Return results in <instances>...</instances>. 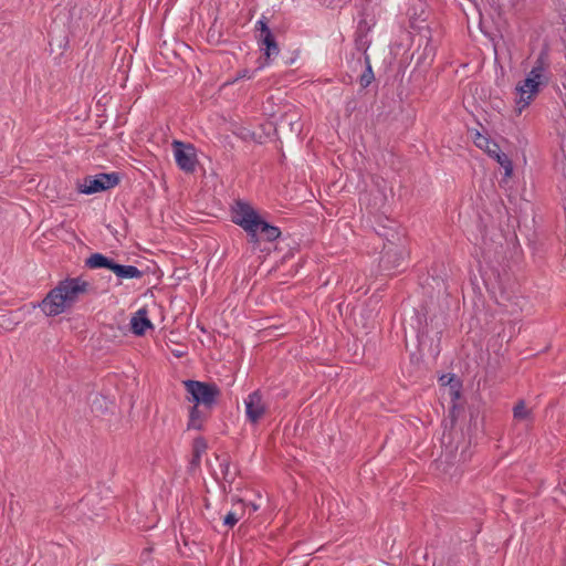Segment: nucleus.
<instances>
[{"mask_svg":"<svg viewBox=\"0 0 566 566\" xmlns=\"http://www.w3.org/2000/svg\"><path fill=\"white\" fill-rule=\"evenodd\" d=\"M368 31L367 22L360 21L356 31L355 46L358 51L363 52L364 57L368 55L367 50L370 45V41L367 38Z\"/></svg>","mask_w":566,"mask_h":566,"instance_id":"nucleus-14","label":"nucleus"},{"mask_svg":"<svg viewBox=\"0 0 566 566\" xmlns=\"http://www.w3.org/2000/svg\"><path fill=\"white\" fill-rule=\"evenodd\" d=\"M114 260L105 256L102 253H93L90 258L85 260V266L88 269H108L112 270Z\"/></svg>","mask_w":566,"mask_h":566,"instance_id":"nucleus-18","label":"nucleus"},{"mask_svg":"<svg viewBox=\"0 0 566 566\" xmlns=\"http://www.w3.org/2000/svg\"><path fill=\"white\" fill-rule=\"evenodd\" d=\"M441 380H442V381H447L446 376H441Z\"/></svg>","mask_w":566,"mask_h":566,"instance_id":"nucleus-32","label":"nucleus"},{"mask_svg":"<svg viewBox=\"0 0 566 566\" xmlns=\"http://www.w3.org/2000/svg\"><path fill=\"white\" fill-rule=\"evenodd\" d=\"M380 235H384L388 238L387 233H380ZM388 243L384 245L382 254L380 258V266L384 271H395L398 270L406 256V249L402 245H398L394 243L390 239H387Z\"/></svg>","mask_w":566,"mask_h":566,"instance_id":"nucleus-3","label":"nucleus"},{"mask_svg":"<svg viewBox=\"0 0 566 566\" xmlns=\"http://www.w3.org/2000/svg\"><path fill=\"white\" fill-rule=\"evenodd\" d=\"M261 216L249 203L237 201L232 210V222L240 226L244 231H252L258 227Z\"/></svg>","mask_w":566,"mask_h":566,"instance_id":"nucleus-6","label":"nucleus"},{"mask_svg":"<svg viewBox=\"0 0 566 566\" xmlns=\"http://www.w3.org/2000/svg\"><path fill=\"white\" fill-rule=\"evenodd\" d=\"M286 128H290V130L295 134L301 133V125L295 114L290 115L289 113H285L280 117L279 122L275 124V132H277L279 129L284 130Z\"/></svg>","mask_w":566,"mask_h":566,"instance_id":"nucleus-17","label":"nucleus"},{"mask_svg":"<svg viewBox=\"0 0 566 566\" xmlns=\"http://www.w3.org/2000/svg\"><path fill=\"white\" fill-rule=\"evenodd\" d=\"M241 503H243L244 505H247L248 507H250V511L251 512H255L259 510L260 505L256 504L255 502H249V503H244L242 500H240Z\"/></svg>","mask_w":566,"mask_h":566,"instance_id":"nucleus-28","label":"nucleus"},{"mask_svg":"<svg viewBox=\"0 0 566 566\" xmlns=\"http://www.w3.org/2000/svg\"><path fill=\"white\" fill-rule=\"evenodd\" d=\"M413 318H415V319H418V315H417V313H415V316H412V317H411V319H413Z\"/></svg>","mask_w":566,"mask_h":566,"instance_id":"nucleus-31","label":"nucleus"},{"mask_svg":"<svg viewBox=\"0 0 566 566\" xmlns=\"http://www.w3.org/2000/svg\"><path fill=\"white\" fill-rule=\"evenodd\" d=\"M256 30L260 31L259 36L265 35L268 33H271V29L268 25V22L264 20H259L256 23Z\"/></svg>","mask_w":566,"mask_h":566,"instance_id":"nucleus-24","label":"nucleus"},{"mask_svg":"<svg viewBox=\"0 0 566 566\" xmlns=\"http://www.w3.org/2000/svg\"><path fill=\"white\" fill-rule=\"evenodd\" d=\"M364 61H365L366 69L359 77V84L363 88H366L371 84L375 76H374V72L371 69L369 55H366Z\"/></svg>","mask_w":566,"mask_h":566,"instance_id":"nucleus-22","label":"nucleus"},{"mask_svg":"<svg viewBox=\"0 0 566 566\" xmlns=\"http://www.w3.org/2000/svg\"><path fill=\"white\" fill-rule=\"evenodd\" d=\"M245 232L248 233L249 242H252V243L259 242L258 233H260V231H259L258 227H253L252 231H245Z\"/></svg>","mask_w":566,"mask_h":566,"instance_id":"nucleus-26","label":"nucleus"},{"mask_svg":"<svg viewBox=\"0 0 566 566\" xmlns=\"http://www.w3.org/2000/svg\"><path fill=\"white\" fill-rule=\"evenodd\" d=\"M244 77H248V78H250V77H251V74H250V72H249L248 70L240 71V72L238 73V76H237V78H235V80H238V78H244Z\"/></svg>","mask_w":566,"mask_h":566,"instance_id":"nucleus-29","label":"nucleus"},{"mask_svg":"<svg viewBox=\"0 0 566 566\" xmlns=\"http://www.w3.org/2000/svg\"><path fill=\"white\" fill-rule=\"evenodd\" d=\"M221 471H222V474L224 476V479L227 478L228 473H229V462L227 460H224L221 464Z\"/></svg>","mask_w":566,"mask_h":566,"instance_id":"nucleus-27","label":"nucleus"},{"mask_svg":"<svg viewBox=\"0 0 566 566\" xmlns=\"http://www.w3.org/2000/svg\"><path fill=\"white\" fill-rule=\"evenodd\" d=\"M513 417L515 420L524 421V420H533V412L531 409L526 408V403L523 399L518 400L513 407Z\"/></svg>","mask_w":566,"mask_h":566,"instance_id":"nucleus-21","label":"nucleus"},{"mask_svg":"<svg viewBox=\"0 0 566 566\" xmlns=\"http://www.w3.org/2000/svg\"><path fill=\"white\" fill-rule=\"evenodd\" d=\"M132 331L137 336H143L147 328H151L153 324L147 317V310L140 308L130 319Z\"/></svg>","mask_w":566,"mask_h":566,"instance_id":"nucleus-12","label":"nucleus"},{"mask_svg":"<svg viewBox=\"0 0 566 566\" xmlns=\"http://www.w3.org/2000/svg\"><path fill=\"white\" fill-rule=\"evenodd\" d=\"M541 85L543 84L538 81L526 76V78L523 81V84H518L516 86V91L520 94V98L516 101L518 113H521L525 107L530 105L533 96L538 93Z\"/></svg>","mask_w":566,"mask_h":566,"instance_id":"nucleus-9","label":"nucleus"},{"mask_svg":"<svg viewBox=\"0 0 566 566\" xmlns=\"http://www.w3.org/2000/svg\"><path fill=\"white\" fill-rule=\"evenodd\" d=\"M441 380H442V381H447L446 376H441Z\"/></svg>","mask_w":566,"mask_h":566,"instance_id":"nucleus-33","label":"nucleus"},{"mask_svg":"<svg viewBox=\"0 0 566 566\" xmlns=\"http://www.w3.org/2000/svg\"><path fill=\"white\" fill-rule=\"evenodd\" d=\"M211 409L200 408V406L193 405L189 411V421L187 428L195 430H202L203 423L208 419Z\"/></svg>","mask_w":566,"mask_h":566,"instance_id":"nucleus-11","label":"nucleus"},{"mask_svg":"<svg viewBox=\"0 0 566 566\" xmlns=\"http://www.w3.org/2000/svg\"><path fill=\"white\" fill-rule=\"evenodd\" d=\"M112 272L119 279H140L144 273L138 268L134 265H123L118 264L115 261L112 265Z\"/></svg>","mask_w":566,"mask_h":566,"instance_id":"nucleus-15","label":"nucleus"},{"mask_svg":"<svg viewBox=\"0 0 566 566\" xmlns=\"http://www.w3.org/2000/svg\"><path fill=\"white\" fill-rule=\"evenodd\" d=\"M266 406L260 390H255L245 399V413L250 422L256 423L265 413Z\"/></svg>","mask_w":566,"mask_h":566,"instance_id":"nucleus-10","label":"nucleus"},{"mask_svg":"<svg viewBox=\"0 0 566 566\" xmlns=\"http://www.w3.org/2000/svg\"><path fill=\"white\" fill-rule=\"evenodd\" d=\"M59 284L63 290L66 308L72 306L77 301L80 294L86 293L90 287V284L81 277L65 279Z\"/></svg>","mask_w":566,"mask_h":566,"instance_id":"nucleus-8","label":"nucleus"},{"mask_svg":"<svg viewBox=\"0 0 566 566\" xmlns=\"http://www.w3.org/2000/svg\"><path fill=\"white\" fill-rule=\"evenodd\" d=\"M120 178L117 172L98 174L96 176H86L78 184V191L85 195H92L108 190L118 185Z\"/></svg>","mask_w":566,"mask_h":566,"instance_id":"nucleus-2","label":"nucleus"},{"mask_svg":"<svg viewBox=\"0 0 566 566\" xmlns=\"http://www.w3.org/2000/svg\"><path fill=\"white\" fill-rule=\"evenodd\" d=\"M39 306L46 316H56L66 310L63 290L60 284L46 294Z\"/></svg>","mask_w":566,"mask_h":566,"instance_id":"nucleus-7","label":"nucleus"},{"mask_svg":"<svg viewBox=\"0 0 566 566\" xmlns=\"http://www.w3.org/2000/svg\"><path fill=\"white\" fill-rule=\"evenodd\" d=\"M374 182H375L376 187L378 188V191H379V193L381 196V200L382 201L386 200V198H387V196L385 193L386 181L382 178L377 177V178L374 179Z\"/></svg>","mask_w":566,"mask_h":566,"instance_id":"nucleus-23","label":"nucleus"},{"mask_svg":"<svg viewBox=\"0 0 566 566\" xmlns=\"http://www.w3.org/2000/svg\"><path fill=\"white\" fill-rule=\"evenodd\" d=\"M475 145L484 149L490 157L494 158L505 170V176L510 177L513 172V164L509 156L501 151L500 146L489 137L476 133L474 138Z\"/></svg>","mask_w":566,"mask_h":566,"instance_id":"nucleus-4","label":"nucleus"},{"mask_svg":"<svg viewBox=\"0 0 566 566\" xmlns=\"http://www.w3.org/2000/svg\"><path fill=\"white\" fill-rule=\"evenodd\" d=\"M260 234L268 241H274L281 235V231L277 227L268 223L264 219H260L258 222Z\"/></svg>","mask_w":566,"mask_h":566,"instance_id":"nucleus-20","label":"nucleus"},{"mask_svg":"<svg viewBox=\"0 0 566 566\" xmlns=\"http://www.w3.org/2000/svg\"><path fill=\"white\" fill-rule=\"evenodd\" d=\"M171 145L178 167L187 174H192L198 163L193 145L180 140H174Z\"/></svg>","mask_w":566,"mask_h":566,"instance_id":"nucleus-5","label":"nucleus"},{"mask_svg":"<svg viewBox=\"0 0 566 566\" xmlns=\"http://www.w3.org/2000/svg\"><path fill=\"white\" fill-rule=\"evenodd\" d=\"M545 60H546V53L545 52H541L538 57L535 61L534 66L532 67V70L527 74V76H530L533 80L538 81L543 85H547L548 82H549L548 76L545 74V71H546Z\"/></svg>","mask_w":566,"mask_h":566,"instance_id":"nucleus-13","label":"nucleus"},{"mask_svg":"<svg viewBox=\"0 0 566 566\" xmlns=\"http://www.w3.org/2000/svg\"><path fill=\"white\" fill-rule=\"evenodd\" d=\"M239 521V517L235 513L230 512L224 516L223 523L228 526H233Z\"/></svg>","mask_w":566,"mask_h":566,"instance_id":"nucleus-25","label":"nucleus"},{"mask_svg":"<svg viewBox=\"0 0 566 566\" xmlns=\"http://www.w3.org/2000/svg\"><path fill=\"white\" fill-rule=\"evenodd\" d=\"M259 42L261 44V50L264 51L265 60H269L272 55H277L280 53L279 45L272 32L259 36Z\"/></svg>","mask_w":566,"mask_h":566,"instance_id":"nucleus-16","label":"nucleus"},{"mask_svg":"<svg viewBox=\"0 0 566 566\" xmlns=\"http://www.w3.org/2000/svg\"><path fill=\"white\" fill-rule=\"evenodd\" d=\"M176 357H182L186 353L179 349L172 352Z\"/></svg>","mask_w":566,"mask_h":566,"instance_id":"nucleus-30","label":"nucleus"},{"mask_svg":"<svg viewBox=\"0 0 566 566\" xmlns=\"http://www.w3.org/2000/svg\"><path fill=\"white\" fill-rule=\"evenodd\" d=\"M185 388L190 395L188 398L197 406H203L205 409H212L221 391L214 382H205L199 380H185Z\"/></svg>","mask_w":566,"mask_h":566,"instance_id":"nucleus-1","label":"nucleus"},{"mask_svg":"<svg viewBox=\"0 0 566 566\" xmlns=\"http://www.w3.org/2000/svg\"><path fill=\"white\" fill-rule=\"evenodd\" d=\"M208 448L207 441L203 437H197L195 438L192 442V459L190 461V464L192 467H199L201 461L202 453L206 452Z\"/></svg>","mask_w":566,"mask_h":566,"instance_id":"nucleus-19","label":"nucleus"}]
</instances>
